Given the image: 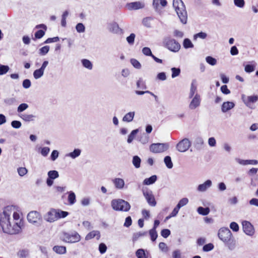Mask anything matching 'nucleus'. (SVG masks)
<instances>
[{
	"label": "nucleus",
	"mask_w": 258,
	"mask_h": 258,
	"mask_svg": "<svg viewBox=\"0 0 258 258\" xmlns=\"http://www.w3.org/2000/svg\"><path fill=\"white\" fill-rule=\"evenodd\" d=\"M243 232L248 236H252L254 233V229L250 222L244 220L242 222Z\"/></svg>",
	"instance_id": "obj_12"
},
{
	"label": "nucleus",
	"mask_w": 258,
	"mask_h": 258,
	"mask_svg": "<svg viewBox=\"0 0 258 258\" xmlns=\"http://www.w3.org/2000/svg\"><path fill=\"white\" fill-rule=\"evenodd\" d=\"M206 62L211 66H215L217 64V60L215 58L208 56L206 57Z\"/></svg>",
	"instance_id": "obj_45"
},
{
	"label": "nucleus",
	"mask_w": 258,
	"mask_h": 258,
	"mask_svg": "<svg viewBox=\"0 0 258 258\" xmlns=\"http://www.w3.org/2000/svg\"><path fill=\"white\" fill-rule=\"evenodd\" d=\"M207 37V34L205 32H201L194 35V40H196L198 38L205 39Z\"/></svg>",
	"instance_id": "obj_42"
},
{
	"label": "nucleus",
	"mask_w": 258,
	"mask_h": 258,
	"mask_svg": "<svg viewBox=\"0 0 258 258\" xmlns=\"http://www.w3.org/2000/svg\"><path fill=\"white\" fill-rule=\"evenodd\" d=\"M141 159L138 156H134L133 157L132 163L136 168H139L141 166Z\"/></svg>",
	"instance_id": "obj_29"
},
{
	"label": "nucleus",
	"mask_w": 258,
	"mask_h": 258,
	"mask_svg": "<svg viewBox=\"0 0 258 258\" xmlns=\"http://www.w3.org/2000/svg\"><path fill=\"white\" fill-rule=\"evenodd\" d=\"M142 51V53L146 56H150L152 57L153 55L152 53L151 49L148 47H145L143 48Z\"/></svg>",
	"instance_id": "obj_57"
},
{
	"label": "nucleus",
	"mask_w": 258,
	"mask_h": 258,
	"mask_svg": "<svg viewBox=\"0 0 258 258\" xmlns=\"http://www.w3.org/2000/svg\"><path fill=\"white\" fill-rule=\"evenodd\" d=\"M142 192L148 205L151 207L156 206L157 203L153 191L147 187H144L142 189Z\"/></svg>",
	"instance_id": "obj_6"
},
{
	"label": "nucleus",
	"mask_w": 258,
	"mask_h": 258,
	"mask_svg": "<svg viewBox=\"0 0 258 258\" xmlns=\"http://www.w3.org/2000/svg\"><path fill=\"white\" fill-rule=\"evenodd\" d=\"M59 153L57 150H53L51 152L50 155L51 160L53 161H55L58 157Z\"/></svg>",
	"instance_id": "obj_64"
},
{
	"label": "nucleus",
	"mask_w": 258,
	"mask_h": 258,
	"mask_svg": "<svg viewBox=\"0 0 258 258\" xmlns=\"http://www.w3.org/2000/svg\"><path fill=\"white\" fill-rule=\"evenodd\" d=\"M164 162L168 168L171 169L173 167V163L170 156H167L165 157Z\"/></svg>",
	"instance_id": "obj_36"
},
{
	"label": "nucleus",
	"mask_w": 258,
	"mask_h": 258,
	"mask_svg": "<svg viewBox=\"0 0 258 258\" xmlns=\"http://www.w3.org/2000/svg\"><path fill=\"white\" fill-rule=\"evenodd\" d=\"M168 143H153L150 146V151L154 153H163L169 148Z\"/></svg>",
	"instance_id": "obj_8"
},
{
	"label": "nucleus",
	"mask_w": 258,
	"mask_h": 258,
	"mask_svg": "<svg viewBox=\"0 0 258 258\" xmlns=\"http://www.w3.org/2000/svg\"><path fill=\"white\" fill-rule=\"evenodd\" d=\"M212 185V182L211 180L208 179L204 183L200 184L197 188V191L199 192H204L206 191Z\"/></svg>",
	"instance_id": "obj_14"
},
{
	"label": "nucleus",
	"mask_w": 258,
	"mask_h": 258,
	"mask_svg": "<svg viewBox=\"0 0 258 258\" xmlns=\"http://www.w3.org/2000/svg\"><path fill=\"white\" fill-rule=\"evenodd\" d=\"M20 214L15 211V207H6L0 214V226L4 232L15 234L21 230Z\"/></svg>",
	"instance_id": "obj_1"
},
{
	"label": "nucleus",
	"mask_w": 258,
	"mask_h": 258,
	"mask_svg": "<svg viewBox=\"0 0 258 258\" xmlns=\"http://www.w3.org/2000/svg\"><path fill=\"white\" fill-rule=\"evenodd\" d=\"M56 213L58 214L57 215V219H58L61 218H65L69 215V213L66 211H62L61 210H56Z\"/></svg>",
	"instance_id": "obj_49"
},
{
	"label": "nucleus",
	"mask_w": 258,
	"mask_h": 258,
	"mask_svg": "<svg viewBox=\"0 0 258 258\" xmlns=\"http://www.w3.org/2000/svg\"><path fill=\"white\" fill-rule=\"evenodd\" d=\"M69 12L68 11H64L61 16V25L62 27H65L67 25L66 19L69 15Z\"/></svg>",
	"instance_id": "obj_41"
},
{
	"label": "nucleus",
	"mask_w": 258,
	"mask_h": 258,
	"mask_svg": "<svg viewBox=\"0 0 258 258\" xmlns=\"http://www.w3.org/2000/svg\"><path fill=\"white\" fill-rule=\"evenodd\" d=\"M10 70L8 66L0 64V75L6 74Z\"/></svg>",
	"instance_id": "obj_46"
},
{
	"label": "nucleus",
	"mask_w": 258,
	"mask_h": 258,
	"mask_svg": "<svg viewBox=\"0 0 258 258\" xmlns=\"http://www.w3.org/2000/svg\"><path fill=\"white\" fill-rule=\"evenodd\" d=\"M60 238L65 242L76 243L80 241L81 238L77 232L73 231L72 232H62Z\"/></svg>",
	"instance_id": "obj_5"
},
{
	"label": "nucleus",
	"mask_w": 258,
	"mask_h": 258,
	"mask_svg": "<svg viewBox=\"0 0 258 258\" xmlns=\"http://www.w3.org/2000/svg\"><path fill=\"white\" fill-rule=\"evenodd\" d=\"M236 160L237 163L242 165H246L248 164L257 165L258 164V161L256 160H242L239 158H237L236 159Z\"/></svg>",
	"instance_id": "obj_20"
},
{
	"label": "nucleus",
	"mask_w": 258,
	"mask_h": 258,
	"mask_svg": "<svg viewBox=\"0 0 258 258\" xmlns=\"http://www.w3.org/2000/svg\"><path fill=\"white\" fill-rule=\"evenodd\" d=\"M218 236L230 250H232L235 248L236 241L232 236L231 232L228 228H220L218 231Z\"/></svg>",
	"instance_id": "obj_2"
},
{
	"label": "nucleus",
	"mask_w": 258,
	"mask_h": 258,
	"mask_svg": "<svg viewBox=\"0 0 258 258\" xmlns=\"http://www.w3.org/2000/svg\"><path fill=\"white\" fill-rule=\"evenodd\" d=\"M136 35L134 33H131L126 37V41L130 45H133L135 41Z\"/></svg>",
	"instance_id": "obj_51"
},
{
	"label": "nucleus",
	"mask_w": 258,
	"mask_h": 258,
	"mask_svg": "<svg viewBox=\"0 0 258 258\" xmlns=\"http://www.w3.org/2000/svg\"><path fill=\"white\" fill-rule=\"evenodd\" d=\"M253 64H247L245 66L244 70L246 73H251L254 71L256 63L254 61H252Z\"/></svg>",
	"instance_id": "obj_39"
},
{
	"label": "nucleus",
	"mask_w": 258,
	"mask_h": 258,
	"mask_svg": "<svg viewBox=\"0 0 258 258\" xmlns=\"http://www.w3.org/2000/svg\"><path fill=\"white\" fill-rule=\"evenodd\" d=\"M56 214V210L51 209L45 215L44 219L49 222H53L57 220Z\"/></svg>",
	"instance_id": "obj_15"
},
{
	"label": "nucleus",
	"mask_w": 258,
	"mask_h": 258,
	"mask_svg": "<svg viewBox=\"0 0 258 258\" xmlns=\"http://www.w3.org/2000/svg\"><path fill=\"white\" fill-rule=\"evenodd\" d=\"M39 150H40L41 154L44 157L47 156L50 151V148L47 147L40 148Z\"/></svg>",
	"instance_id": "obj_55"
},
{
	"label": "nucleus",
	"mask_w": 258,
	"mask_h": 258,
	"mask_svg": "<svg viewBox=\"0 0 258 258\" xmlns=\"http://www.w3.org/2000/svg\"><path fill=\"white\" fill-rule=\"evenodd\" d=\"M81 153V150L79 149H75L73 152L69 153L67 154V156L70 157L72 159H75L76 158L79 157Z\"/></svg>",
	"instance_id": "obj_28"
},
{
	"label": "nucleus",
	"mask_w": 258,
	"mask_h": 258,
	"mask_svg": "<svg viewBox=\"0 0 258 258\" xmlns=\"http://www.w3.org/2000/svg\"><path fill=\"white\" fill-rule=\"evenodd\" d=\"M166 47L170 51L178 52L180 48V44L174 39L167 38L164 40Z\"/></svg>",
	"instance_id": "obj_9"
},
{
	"label": "nucleus",
	"mask_w": 258,
	"mask_h": 258,
	"mask_svg": "<svg viewBox=\"0 0 258 258\" xmlns=\"http://www.w3.org/2000/svg\"><path fill=\"white\" fill-rule=\"evenodd\" d=\"M95 236L97 237V239H99L100 237V232L98 230H93L89 232L85 237L86 240H90Z\"/></svg>",
	"instance_id": "obj_22"
},
{
	"label": "nucleus",
	"mask_w": 258,
	"mask_h": 258,
	"mask_svg": "<svg viewBox=\"0 0 258 258\" xmlns=\"http://www.w3.org/2000/svg\"><path fill=\"white\" fill-rule=\"evenodd\" d=\"M31 85V82L29 79H25L22 83L23 87L25 89H28Z\"/></svg>",
	"instance_id": "obj_60"
},
{
	"label": "nucleus",
	"mask_w": 258,
	"mask_h": 258,
	"mask_svg": "<svg viewBox=\"0 0 258 258\" xmlns=\"http://www.w3.org/2000/svg\"><path fill=\"white\" fill-rule=\"evenodd\" d=\"M196 93H198L196 82L195 81H192L191 83V85H190V90H189V92L188 94V98H192V97H194V96L195 95V94Z\"/></svg>",
	"instance_id": "obj_21"
},
{
	"label": "nucleus",
	"mask_w": 258,
	"mask_h": 258,
	"mask_svg": "<svg viewBox=\"0 0 258 258\" xmlns=\"http://www.w3.org/2000/svg\"><path fill=\"white\" fill-rule=\"evenodd\" d=\"M28 108V105L26 103H22L18 107L17 111L22 112Z\"/></svg>",
	"instance_id": "obj_59"
},
{
	"label": "nucleus",
	"mask_w": 258,
	"mask_h": 258,
	"mask_svg": "<svg viewBox=\"0 0 258 258\" xmlns=\"http://www.w3.org/2000/svg\"><path fill=\"white\" fill-rule=\"evenodd\" d=\"M191 142L187 138H184L180 141L176 146V149L180 152L186 151L190 147Z\"/></svg>",
	"instance_id": "obj_10"
},
{
	"label": "nucleus",
	"mask_w": 258,
	"mask_h": 258,
	"mask_svg": "<svg viewBox=\"0 0 258 258\" xmlns=\"http://www.w3.org/2000/svg\"><path fill=\"white\" fill-rule=\"evenodd\" d=\"M147 232H138L135 233L133 234V240L134 241L137 240L140 237L144 236L146 234Z\"/></svg>",
	"instance_id": "obj_48"
},
{
	"label": "nucleus",
	"mask_w": 258,
	"mask_h": 258,
	"mask_svg": "<svg viewBox=\"0 0 258 258\" xmlns=\"http://www.w3.org/2000/svg\"><path fill=\"white\" fill-rule=\"evenodd\" d=\"M131 63L134 68L137 69H140L141 68L142 66L140 62L135 58H132L131 59Z\"/></svg>",
	"instance_id": "obj_52"
},
{
	"label": "nucleus",
	"mask_w": 258,
	"mask_h": 258,
	"mask_svg": "<svg viewBox=\"0 0 258 258\" xmlns=\"http://www.w3.org/2000/svg\"><path fill=\"white\" fill-rule=\"evenodd\" d=\"M148 251L142 248L138 249L136 252L138 258H148Z\"/></svg>",
	"instance_id": "obj_23"
},
{
	"label": "nucleus",
	"mask_w": 258,
	"mask_h": 258,
	"mask_svg": "<svg viewBox=\"0 0 258 258\" xmlns=\"http://www.w3.org/2000/svg\"><path fill=\"white\" fill-rule=\"evenodd\" d=\"M107 29L109 32L114 34H118L122 31V30L119 27L118 24L114 22L109 23Z\"/></svg>",
	"instance_id": "obj_16"
},
{
	"label": "nucleus",
	"mask_w": 258,
	"mask_h": 258,
	"mask_svg": "<svg viewBox=\"0 0 258 258\" xmlns=\"http://www.w3.org/2000/svg\"><path fill=\"white\" fill-rule=\"evenodd\" d=\"M241 99L246 106L251 108V104L255 103L258 100V96L252 95L246 96L245 95H242Z\"/></svg>",
	"instance_id": "obj_13"
},
{
	"label": "nucleus",
	"mask_w": 258,
	"mask_h": 258,
	"mask_svg": "<svg viewBox=\"0 0 258 258\" xmlns=\"http://www.w3.org/2000/svg\"><path fill=\"white\" fill-rule=\"evenodd\" d=\"M173 7L180 19V22L185 24L187 23V14L185 6L182 0H173Z\"/></svg>",
	"instance_id": "obj_3"
},
{
	"label": "nucleus",
	"mask_w": 258,
	"mask_h": 258,
	"mask_svg": "<svg viewBox=\"0 0 258 258\" xmlns=\"http://www.w3.org/2000/svg\"><path fill=\"white\" fill-rule=\"evenodd\" d=\"M230 228L234 232H237L239 230V226L235 222H232L230 224Z\"/></svg>",
	"instance_id": "obj_62"
},
{
	"label": "nucleus",
	"mask_w": 258,
	"mask_h": 258,
	"mask_svg": "<svg viewBox=\"0 0 258 258\" xmlns=\"http://www.w3.org/2000/svg\"><path fill=\"white\" fill-rule=\"evenodd\" d=\"M115 187L118 189H122L123 188L125 183L123 179L120 178H115L112 180Z\"/></svg>",
	"instance_id": "obj_18"
},
{
	"label": "nucleus",
	"mask_w": 258,
	"mask_h": 258,
	"mask_svg": "<svg viewBox=\"0 0 258 258\" xmlns=\"http://www.w3.org/2000/svg\"><path fill=\"white\" fill-rule=\"evenodd\" d=\"M29 254V251L27 249H23L20 250L18 253L17 255L19 258H26Z\"/></svg>",
	"instance_id": "obj_32"
},
{
	"label": "nucleus",
	"mask_w": 258,
	"mask_h": 258,
	"mask_svg": "<svg viewBox=\"0 0 258 258\" xmlns=\"http://www.w3.org/2000/svg\"><path fill=\"white\" fill-rule=\"evenodd\" d=\"M197 211L199 214L206 216L209 214L210 210V209L208 207L203 208L202 207H199L197 209Z\"/></svg>",
	"instance_id": "obj_31"
},
{
	"label": "nucleus",
	"mask_w": 258,
	"mask_h": 258,
	"mask_svg": "<svg viewBox=\"0 0 258 258\" xmlns=\"http://www.w3.org/2000/svg\"><path fill=\"white\" fill-rule=\"evenodd\" d=\"M234 5L239 8H243L245 6L244 0H233Z\"/></svg>",
	"instance_id": "obj_47"
},
{
	"label": "nucleus",
	"mask_w": 258,
	"mask_h": 258,
	"mask_svg": "<svg viewBox=\"0 0 258 258\" xmlns=\"http://www.w3.org/2000/svg\"><path fill=\"white\" fill-rule=\"evenodd\" d=\"M235 106L234 102L231 101H226L223 103L221 106V111L223 113L227 112L229 110L233 108Z\"/></svg>",
	"instance_id": "obj_19"
},
{
	"label": "nucleus",
	"mask_w": 258,
	"mask_h": 258,
	"mask_svg": "<svg viewBox=\"0 0 258 258\" xmlns=\"http://www.w3.org/2000/svg\"><path fill=\"white\" fill-rule=\"evenodd\" d=\"M81 62H82L83 66L84 68H85L89 70H91L92 69L93 64H92V62L89 60H88L87 59H83L81 60Z\"/></svg>",
	"instance_id": "obj_30"
},
{
	"label": "nucleus",
	"mask_w": 258,
	"mask_h": 258,
	"mask_svg": "<svg viewBox=\"0 0 258 258\" xmlns=\"http://www.w3.org/2000/svg\"><path fill=\"white\" fill-rule=\"evenodd\" d=\"M157 177L156 175H154L149 178H145L143 181L144 185H150L153 184L157 180Z\"/></svg>",
	"instance_id": "obj_25"
},
{
	"label": "nucleus",
	"mask_w": 258,
	"mask_h": 258,
	"mask_svg": "<svg viewBox=\"0 0 258 258\" xmlns=\"http://www.w3.org/2000/svg\"><path fill=\"white\" fill-rule=\"evenodd\" d=\"M48 177L54 180L59 177V174L56 170H50L47 173Z\"/></svg>",
	"instance_id": "obj_35"
},
{
	"label": "nucleus",
	"mask_w": 258,
	"mask_h": 258,
	"mask_svg": "<svg viewBox=\"0 0 258 258\" xmlns=\"http://www.w3.org/2000/svg\"><path fill=\"white\" fill-rule=\"evenodd\" d=\"M111 206L115 211L127 212L131 209V205L127 202L122 199L112 200Z\"/></svg>",
	"instance_id": "obj_4"
},
{
	"label": "nucleus",
	"mask_w": 258,
	"mask_h": 258,
	"mask_svg": "<svg viewBox=\"0 0 258 258\" xmlns=\"http://www.w3.org/2000/svg\"><path fill=\"white\" fill-rule=\"evenodd\" d=\"M170 231L168 229H163L161 232V235L164 238H167L170 235Z\"/></svg>",
	"instance_id": "obj_63"
},
{
	"label": "nucleus",
	"mask_w": 258,
	"mask_h": 258,
	"mask_svg": "<svg viewBox=\"0 0 258 258\" xmlns=\"http://www.w3.org/2000/svg\"><path fill=\"white\" fill-rule=\"evenodd\" d=\"M45 34V32L42 30H39L35 33V38L36 39L41 38Z\"/></svg>",
	"instance_id": "obj_61"
},
{
	"label": "nucleus",
	"mask_w": 258,
	"mask_h": 258,
	"mask_svg": "<svg viewBox=\"0 0 258 258\" xmlns=\"http://www.w3.org/2000/svg\"><path fill=\"white\" fill-rule=\"evenodd\" d=\"M139 132L138 129L133 130L131 133L128 135L127 142L128 143H131L135 138V136Z\"/></svg>",
	"instance_id": "obj_38"
},
{
	"label": "nucleus",
	"mask_w": 258,
	"mask_h": 258,
	"mask_svg": "<svg viewBox=\"0 0 258 258\" xmlns=\"http://www.w3.org/2000/svg\"><path fill=\"white\" fill-rule=\"evenodd\" d=\"M171 70L172 72L171 77L172 78H174L179 75L180 73L179 68H172Z\"/></svg>",
	"instance_id": "obj_53"
},
{
	"label": "nucleus",
	"mask_w": 258,
	"mask_h": 258,
	"mask_svg": "<svg viewBox=\"0 0 258 258\" xmlns=\"http://www.w3.org/2000/svg\"><path fill=\"white\" fill-rule=\"evenodd\" d=\"M188 203V200L186 198H184L181 199L178 203L176 206L180 209L181 207L185 206Z\"/></svg>",
	"instance_id": "obj_44"
},
{
	"label": "nucleus",
	"mask_w": 258,
	"mask_h": 258,
	"mask_svg": "<svg viewBox=\"0 0 258 258\" xmlns=\"http://www.w3.org/2000/svg\"><path fill=\"white\" fill-rule=\"evenodd\" d=\"M69 194L68 196V202L70 205H72L74 204L76 202V197L75 194L72 191H70L68 192Z\"/></svg>",
	"instance_id": "obj_27"
},
{
	"label": "nucleus",
	"mask_w": 258,
	"mask_h": 258,
	"mask_svg": "<svg viewBox=\"0 0 258 258\" xmlns=\"http://www.w3.org/2000/svg\"><path fill=\"white\" fill-rule=\"evenodd\" d=\"M27 220L29 223L36 226L40 225L42 221L40 214L36 211H31L28 214Z\"/></svg>",
	"instance_id": "obj_7"
},
{
	"label": "nucleus",
	"mask_w": 258,
	"mask_h": 258,
	"mask_svg": "<svg viewBox=\"0 0 258 258\" xmlns=\"http://www.w3.org/2000/svg\"><path fill=\"white\" fill-rule=\"evenodd\" d=\"M214 246L211 243L205 244L203 247V250L205 252L211 251L214 249Z\"/></svg>",
	"instance_id": "obj_58"
},
{
	"label": "nucleus",
	"mask_w": 258,
	"mask_h": 258,
	"mask_svg": "<svg viewBox=\"0 0 258 258\" xmlns=\"http://www.w3.org/2000/svg\"><path fill=\"white\" fill-rule=\"evenodd\" d=\"M76 29L78 33H83L85 31V27L83 23H79L77 24Z\"/></svg>",
	"instance_id": "obj_50"
},
{
	"label": "nucleus",
	"mask_w": 258,
	"mask_h": 258,
	"mask_svg": "<svg viewBox=\"0 0 258 258\" xmlns=\"http://www.w3.org/2000/svg\"><path fill=\"white\" fill-rule=\"evenodd\" d=\"M20 116L23 120L26 121H32L35 117L34 115L28 114H22Z\"/></svg>",
	"instance_id": "obj_34"
},
{
	"label": "nucleus",
	"mask_w": 258,
	"mask_h": 258,
	"mask_svg": "<svg viewBox=\"0 0 258 258\" xmlns=\"http://www.w3.org/2000/svg\"><path fill=\"white\" fill-rule=\"evenodd\" d=\"M43 75L44 72L39 69L35 70L33 74L34 78L36 80L41 78Z\"/></svg>",
	"instance_id": "obj_40"
},
{
	"label": "nucleus",
	"mask_w": 258,
	"mask_h": 258,
	"mask_svg": "<svg viewBox=\"0 0 258 258\" xmlns=\"http://www.w3.org/2000/svg\"><path fill=\"white\" fill-rule=\"evenodd\" d=\"M53 250L56 253L59 254H64L67 251L66 246L59 245L54 246L53 247Z\"/></svg>",
	"instance_id": "obj_24"
},
{
	"label": "nucleus",
	"mask_w": 258,
	"mask_h": 258,
	"mask_svg": "<svg viewBox=\"0 0 258 258\" xmlns=\"http://www.w3.org/2000/svg\"><path fill=\"white\" fill-rule=\"evenodd\" d=\"M183 46L185 49L193 48L194 46L190 40L188 38H185L184 39Z\"/></svg>",
	"instance_id": "obj_37"
},
{
	"label": "nucleus",
	"mask_w": 258,
	"mask_h": 258,
	"mask_svg": "<svg viewBox=\"0 0 258 258\" xmlns=\"http://www.w3.org/2000/svg\"><path fill=\"white\" fill-rule=\"evenodd\" d=\"M49 50V46L48 45L44 46L39 49V54L41 55H46Z\"/></svg>",
	"instance_id": "obj_54"
},
{
	"label": "nucleus",
	"mask_w": 258,
	"mask_h": 258,
	"mask_svg": "<svg viewBox=\"0 0 258 258\" xmlns=\"http://www.w3.org/2000/svg\"><path fill=\"white\" fill-rule=\"evenodd\" d=\"M135 113L134 111L130 112L127 113H126L123 117L122 120L123 121L125 122H131L133 120L134 116H135Z\"/></svg>",
	"instance_id": "obj_26"
},
{
	"label": "nucleus",
	"mask_w": 258,
	"mask_h": 258,
	"mask_svg": "<svg viewBox=\"0 0 258 258\" xmlns=\"http://www.w3.org/2000/svg\"><path fill=\"white\" fill-rule=\"evenodd\" d=\"M126 7L129 10H136L143 8L145 4L142 2H135L127 4Z\"/></svg>",
	"instance_id": "obj_17"
},
{
	"label": "nucleus",
	"mask_w": 258,
	"mask_h": 258,
	"mask_svg": "<svg viewBox=\"0 0 258 258\" xmlns=\"http://www.w3.org/2000/svg\"><path fill=\"white\" fill-rule=\"evenodd\" d=\"M190 99L191 101L188 105V108L190 110H195L200 106L201 97L200 94L196 93L194 97Z\"/></svg>",
	"instance_id": "obj_11"
},
{
	"label": "nucleus",
	"mask_w": 258,
	"mask_h": 258,
	"mask_svg": "<svg viewBox=\"0 0 258 258\" xmlns=\"http://www.w3.org/2000/svg\"><path fill=\"white\" fill-rule=\"evenodd\" d=\"M17 172L20 176H23L27 173L28 170L25 167H19Z\"/></svg>",
	"instance_id": "obj_56"
},
{
	"label": "nucleus",
	"mask_w": 258,
	"mask_h": 258,
	"mask_svg": "<svg viewBox=\"0 0 258 258\" xmlns=\"http://www.w3.org/2000/svg\"><path fill=\"white\" fill-rule=\"evenodd\" d=\"M149 233L150 236L151 240L152 241H155L158 237V234L156 230L150 229L149 231Z\"/></svg>",
	"instance_id": "obj_43"
},
{
	"label": "nucleus",
	"mask_w": 258,
	"mask_h": 258,
	"mask_svg": "<svg viewBox=\"0 0 258 258\" xmlns=\"http://www.w3.org/2000/svg\"><path fill=\"white\" fill-rule=\"evenodd\" d=\"M149 137L148 135L145 133H143L142 134L139 139V142H140L143 144H146L149 142Z\"/></svg>",
	"instance_id": "obj_33"
}]
</instances>
